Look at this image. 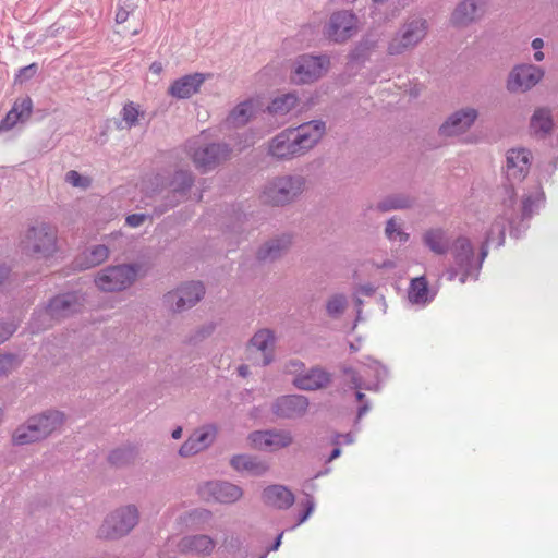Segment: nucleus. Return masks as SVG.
<instances>
[{"mask_svg": "<svg viewBox=\"0 0 558 558\" xmlns=\"http://www.w3.org/2000/svg\"><path fill=\"white\" fill-rule=\"evenodd\" d=\"M315 508V501L314 498L311 495L305 494L302 499H300L296 502V510H298V518L296 521L287 526V530H293L294 527L299 526L303 522L307 520V518L312 514L313 510Z\"/></svg>", "mask_w": 558, "mask_h": 558, "instance_id": "38", "label": "nucleus"}, {"mask_svg": "<svg viewBox=\"0 0 558 558\" xmlns=\"http://www.w3.org/2000/svg\"><path fill=\"white\" fill-rule=\"evenodd\" d=\"M83 301L77 292L58 294L49 300L43 314L56 320L66 318L82 310Z\"/></svg>", "mask_w": 558, "mask_h": 558, "instance_id": "14", "label": "nucleus"}, {"mask_svg": "<svg viewBox=\"0 0 558 558\" xmlns=\"http://www.w3.org/2000/svg\"><path fill=\"white\" fill-rule=\"evenodd\" d=\"M216 546V542L206 534L183 536L178 543V549L184 555L209 556Z\"/></svg>", "mask_w": 558, "mask_h": 558, "instance_id": "22", "label": "nucleus"}, {"mask_svg": "<svg viewBox=\"0 0 558 558\" xmlns=\"http://www.w3.org/2000/svg\"><path fill=\"white\" fill-rule=\"evenodd\" d=\"M207 489L213 498L222 504L234 502L242 496V489L229 482H209Z\"/></svg>", "mask_w": 558, "mask_h": 558, "instance_id": "26", "label": "nucleus"}, {"mask_svg": "<svg viewBox=\"0 0 558 558\" xmlns=\"http://www.w3.org/2000/svg\"><path fill=\"white\" fill-rule=\"evenodd\" d=\"M308 408V400L301 395H289L281 397V416L299 417L305 414Z\"/></svg>", "mask_w": 558, "mask_h": 558, "instance_id": "30", "label": "nucleus"}, {"mask_svg": "<svg viewBox=\"0 0 558 558\" xmlns=\"http://www.w3.org/2000/svg\"><path fill=\"white\" fill-rule=\"evenodd\" d=\"M299 99L294 94L281 95V114L289 112L298 106Z\"/></svg>", "mask_w": 558, "mask_h": 558, "instance_id": "52", "label": "nucleus"}, {"mask_svg": "<svg viewBox=\"0 0 558 558\" xmlns=\"http://www.w3.org/2000/svg\"><path fill=\"white\" fill-rule=\"evenodd\" d=\"M12 108H17V113H21L23 121H26L33 111V101L31 97L26 96L22 99H17Z\"/></svg>", "mask_w": 558, "mask_h": 558, "instance_id": "47", "label": "nucleus"}, {"mask_svg": "<svg viewBox=\"0 0 558 558\" xmlns=\"http://www.w3.org/2000/svg\"><path fill=\"white\" fill-rule=\"evenodd\" d=\"M477 118V111L473 108H464L453 112L439 126L441 136L451 137L466 132Z\"/></svg>", "mask_w": 558, "mask_h": 558, "instance_id": "17", "label": "nucleus"}, {"mask_svg": "<svg viewBox=\"0 0 558 558\" xmlns=\"http://www.w3.org/2000/svg\"><path fill=\"white\" fill-rule=\"evenodd\" d=\"M215 329V325L214 324H209L208 326L202 328L198 333L202 338H205L209 335H211V332L214 331Z\"/></svg>", "mask_w": 558, "mask_h": 558, "instance_id": "64", "label": "nucleus"}, {"mask_svg": "<svg viewBox=\"0 0 558 558\" xmlns=\"http://www.w3.org/2000/svg\"><path fill=\"white\" fill-rule=\"evenodd\" d=\"M492 242L493 232L484 239L476 255L475 247L468 236H457L450 244L449 253L452 262L446 270L447 279L449 281L458 279L461 284L477 281Z\"/></svg>", "mask_w": 558, "mask_h": 558, "instance_id": "1", "label": "nucleus"}, {"mask_svg": "<svg viewBox=\"0 0 558 558\" xmlns=\"http://www.w3.org/2000/svg\"><path fill=\"white\" fill-rule=\"evenodd\" d=\"M11 268L4 264H0V288L10 279Z\"/></svg>", "mask_w": 558, "mask_h": 558, "instance_id": "60", "label": "nucleus"}, {"mask_svg": "<svg viewBox=\"0 0 558 558\" xmlns=\"http://www.w3.org/2000/svg\"><path fill=\"white\" fill-rule=\"evenodd\" d=\"M530 128L535 134L547 135L553 129L551 111L547 108H538L531 117Z\"/></svg>", "mask_w": 558, "mask_h": 558, "instance_id": "34", "label": "nucleus"}, {"mask_svg": "<svg viewBox=\"0 0 558 558\" xmlns=\"http://www.w3.org/2000/svg\"><path fill=\"white\" fill-rule=\"evenodd\" d=\"M138 271L140 266L136 264L107 266L95 277V284L105 292L123 291L135 282Z\"/></svg>", "mask_w": 558, "mask_h": 558, "instance_id": "7", "label": "nucleus"}, {"mask_svg": "<svg viewBox=\"0 0 558 558\" xmlns=\"http://www.w3.org/2000/svg\"><path fill=\"white\" fill-rule=\"evenodd\" d=\"M65 423V414L62 411L49 409L33 415L20 425L12 435L15 446L34 444L48 438L59 430Z\"/></svg>", "mask_w": 558, "mask_h": 558, "instance_id": "2", "label": "nucleus"}, {"mask_svg": "<svg viewBox=\"0 0 558 558\" xmlns=\"http://www.w3.org/2000/svg\"><path fill=\"white\" fill-rule=\"evenodd\" d=\"M292 444V436L290 432L281 430V448Z\"/></svg>", "mask_w": 558, "mask_h": 558, "instance_id": "63", "label": "nucleus"}, {"mask_svg": "<svg viewBox=\"0 0 558 558\" xmlns=\"http://www.w3.org/2000/svg\"><path fill=\"white\" fill-rule=\"evenodd\" d=\"M365 366L366 372L374 373V381L364 383L362 376L352 367L344 368V374L348 376L352 388L376 391L379 388V383L387 377V369L384 365L375 360H371L369 364Z\"/></svg>", "mask_w": 558, "mask_h": 558, "instance_id": "20", "label": "nucleus"}, {"mask_svg": "<svg viewBox=\"0 0 558 558\" xmlns=\"http://www.w3.org/2000/svg\"><path fill=\"white\" fill-rule=\"evenodd\" d=\"M262 497L266 505L276 507L279 504V485H270L266 487Z\"/></svg>", "mask_w": 558, "mask_h": 558, "instance_id": "48", "label": "nucleus"}, {"mask_svg": "<svg viewBox=\"0 0 558 558\" xmlns=\"http://www.w3.org/2000/svg\"><path fill=\"white\" fill-rule=\"evenodd\" d=\"M137 506L130 504L109 512L97 530V537L106 541H117L129 535L140 522Z\"/></svg>", "mask_w": 558, "mask_h": 558, "instance_id": "4", "label": "nucleus"}, {"mask_svg": "<svg viewBox=\"0 0 558 558\" xmlns=\"http://www.w3.org/2000/svg\"><path fill=\"white\" fill-rule=\"evenodd\" d=\"M435 294L429 291L428 282L424 276L411 280L408 290V299L412 304L426 305L430 303Z\"/></svg>", "mask_w": 558, "mask_h": 558, "instance_id": "28", "label": "nucleus"}, {"mask_svg": "<svg viewBox=\"0 0 558 558\" xmlns=\"http://www.w3.org/2000/svg\"><path fill=\"white\" fill-rule=\"evenodd\" d=\"M251 446L257 450L272 451L279 445V434L274 430H255L248 435Z\"/></svg>", "mask_w": 558, "mask_h": 558, "instance_id": "33", "label": "nucleus"}, {"mask_svg": "<svg viewBox=\"0 0 558 558\" xmlns=\"http://www.w3.org/2000/svg\"><path fill=\"white\" fill-rule=\"evenodd\" d=\"M531 153L524 148L508 150L506 158V177L509 182L522 181L530 169Z\"/></svg>", "mask_w": 558, "mask_h": 558, "instance_id": "18", "label": "nucleus"}, {"mask_svg": "<svg viewBox=\"0 0 558 558\" xmlns=\"http://www.w3.org/2000/svg\"><path fill=\"white\" fill-rule=\"evenodd\" d=\"M305 180L301 175L281 178V205L293 202L304 190Z\"/></svg>", "mask_w": 558, "mask_h": 558, "instance_id": "31", "label": "nucleus"}, {"mask_svg": "<svg viewBox=\"0 0 558 558\" xmlns=\"http://www.w3.org/2000/svg\"><path fill=\"white\" fill-rule=\"evenodd\" d=\"M120 114L122 121L125 123L123 128L132 129L138 123V117L141 112L137 105H135L133 101H129L123 106Z\"/></svg>", "mask_w": 558, "mask_h": 558, "instance_id": "41", "label": "nucleus"}, {"mask_svg": "<svg viewBox=\"0 0 558 558\" xmlns=\"http://www.w3.org/2000/svg\"><path fill=\"white\" fill-rule=\"evenodd\" d=\"M330 380V373L320 367H313L305 374L296 375L293 385L301 390H318L326 387Z\"/></svg>", "mask_w": 558, "mask_h": 558, "instance_id": "25", "label": "nucleus"}, {"mask_svg": "<svg viewBox=\"0 0 558 558\" xmlns=\"http://www.w3.org/2000/svg\"><path fill=\"white\" fill-rule=\"evenodd\" d=\"M371 410V403L368 400H366L365 402H363L359 409H357V413H356V420H355V425L359 424V421L368 413V411Z\"/></svg>", "mask_w": 558, "mask_h": 558, "instance_id": "61", "label": "nucleus"}, {"mask_svg": "<svg viewBox=\"0 0 558 558\" xmlns=\"http://www.w3.org/2000/svg\"><path fill=\"white\" fill-rule=\"evenodd\" d=\"M17 122H24L21 118V113H17V108H11L5 117L0 121V132L9 131L17 124Z\"/></svg>", "mask_w": 558, "mask_h": 558, "instance_id": "46", "label": "nucleus"}, {"mask_svg": "<svg viewBox=\"0 0 558 558\" xmlns=\"http://www.w3.org/2000/svg\"><path fill=\"white\" fill-rule=\"evenodd\" d=\"M216 428L214 426H205L196 429L189 438L182 444L179 449V454L182 458L192 457L205 449H207L215 440Z\"/></svg>", "mask_w": 558, "mask_h": 558, "instance_id": "19", "label": "nucleus"}, {"mask_svg": "<svg viewBox=\"0 0 558 558\" xmlns=\"http://www.w3.org/2000/svg\"><path fill=\"white\" fill-rule=\"evenodd\" d=\"M137 453V446L128 442L112 449L108 454L107 461L111 466L121 469L134 463Z\"/></svg>", "mask_w": 558, "mask_h": 558, "instance_id": "27", "label": "nucleus"}, {"mask_svg": "<svg viewBox=\"0 0 558 558\" xmlns=\"http://www.w3.org/2000/svg\"><path fill=\"white\" fill-rule=\"evenodd\" d=\"M374 265L378 269H393L396 267V263L392 259H386L381 263H374Z\"/></svg>", "mask_w": 558, "mask_h": 558, "instance_id": "62", "label": "nucleus"}, {"mask_svg": "<svg viewBox=\"0 0 558 558\" xmlns=\"http://www.w3.org/2000/svg\"><path fill=\"white\" fill-rule=\"evenodd\" d=\"M486 3L487 0H463L452 13V23L457 26L471 24L484 14Z\"/></svg>", "mask_w": 558, "mask_h": 558, "instance_id": "23", "label": "nucleus"}, {"mask_svg": "<svg viewBox=\"0 0 558 558\" xmlns=\"http://www.w3.org/2000/svg\"><path fill=\"white\" fill-rule=\"evenodd\" d=\"M134 11V4L129 0H119L114 21L117 24L124 23Z\"/></svg>", "mask_w": 558, "mask_h": 558, "instance_id": "45", "label": "nucleus"}, {"mask_svg": "<svg viewBox=\"0 0 558 558\" xmlns=\"http://www.w3.org/2000/svg\"><path fill=\"white\" fill-rule=\"evenodd\" d=\"M330 64L328 54H301L294 62L293 80L301 84L318 81L328 72Z\"/></svg>", "mask_w": 558, "mask_h": 558, "instance_id": "8", "label": "nucleus"}, {"mask_svg": "<svg viewBox=\"0 0 558 558\" xmlns=\"http://www.w3.org/2000/svg\"><path fill=\"white\" fill-rule=\"evenodd\" d=\"M205 294V287L199 281H191L181 284L175 290L163 295V303L171 311L181 313L193 307Z\"/></svg>", "mask_w": 558, "mask_h": 558, "instance_id": "10", "label": "nucleus"}, {"mask_svg": "<svg viewBox=\"0 0 558 558\" xmlns=\"http://www.w3.org/2000/svg\"><path fill=\"white\" fill-rule=\"evenodd\" d=\"M274 331L267 328L256 331L246 344L247 359L262 366L270 364L274 361Z\"/></svg>", "mask_w": 558, "mask_h": 558, "instance_id": "13", "label": "nucleus"}, {"mask_svg": "<svg viewBox=\"0 0 558 558\" xmlns=\"http://www.w3.org/2000/svg\"><path fill=\"white\" fill-rule=\"evenodd\" d=\"M348 306V299L342 293L331 295L326 302V313L329 317L339 318Z\"/></svg>", "mask_w": 558, "mask_h": 558, "instance_id": "39", "label": "nucleus"}, {"mask_svg": "<svg viewBox=\"0 0 558 558\" xmlns=\"http://www.w3.org/2000/svg\"><path fill=\"white\" fill-rule=\"evenodd\" d=\"M326 126L322 120H313L295 130L281 132V159L304 155L323 137Z\"/></svg>", "mask_w": 558, "mask_h": 558, "instance_id": "3", "label": "nucleus"}, {"mask_svg": "<svg viewBox=\"0 0 558 558\" xmlns=\"http://www.w3.org/2000/svg\"><path fill=\"white\" fill-rule=\"evenodd\" d=\"M355 440V437L352 433H347V434H337L335 436V439H333V444L335 445H340L341 441L347 444V445H350V444H353Z\"/></svg>", "mask_w": 558, "mask_h": 558, "instance_id": "58", "label": "nucleus"}, {"mask_svg": "<svg viewBox=\"0 0 558 558\" xmlns=\"http://www.w3.org/2000/svg\"><path fill=\"white\" fill-rule=\"evenodd\" d=\"M269 155L272 157L279 158V135H275L269 144L268 148Z\"/></svg>", "mask_w": 558, "mask_h": 558, "instance_id": "59", "label": "nucleus"}, {"mask_svg": "<svg viewBox=\"0 0 558 558\" xmlns=\"http://www.w3.org/2000/svg\"><path fill=\"white\" fill-rule=\"evenodd\" d=\"M371 47L367 41H361L359 43L355 48L350 52V60L353 62H357L362 59H364Z\"/></svg>", "mask_w": 558, "mask_h": 558, "instance_id": "51", "label": "nucleus"}, {"mask_svg": "<svg viewBox=\"0 0 558 558\" xmlns=\"http://www.w3.org/2000/svg\"><path fill=\"white\" fill-rule=\"evenodd\" d=\"M109 256V250L104 244L94 245L83 254L80 266L84 269L93 268L104 263Z\"/></svg>", "mask_w": 558, "mask_h": 558, "instance_id": "35", "label": "nucleus"}, {"mask_svg": "<svg viewBox=\"0 0 558 558\" xmlns=\"http://www.w3.org/2000/svg\"><path fill=\"white\" fill-rule=\"evenodd\" d=\"M544 194L541 191H536L534 194H529L522 199V209H521V225L523 231L527 228L525 225V220H529L534 213L539 208L543 203Z\"/></svg>", "mask_w": 558, "mask_h": 558, "instance_id": "37", "label": "nucleus"}, {"mask_svg": "<svg viewBox=\"0 0 558 558\" xmlns=\"http://www.w3.org/2000/svg\"><path fill=\"white\" fill-rule=\"evenodd\" d=\"M544 70L534 64H520L513 68L507 82L508 90L527 92L544 77Z\"/></svg>", "mask_w": 558, "mask_h": 558, "instance_id": "15", "label": "nucleus"}, {"mask_svg": "<svg viewBox=\"0 0 558 558\" xmlns=\"http://www.w3.org/2000/svg\"><path fill=\"white\" fill-rule=\"evenodd\" d=\"M22 250L36 258H47L57 251V230L48 223L31 227L22 241Z\"/></svg>", "mask_w": 558, "mask_h": 558, "instance_id": "6", "label": "nucleus"}, {"mask_svg": "<svg viewBox=\"0 0 558 558\" xmlns=\"http://www.w3.org/2000/svg\"><path fill=\"white\" fill-rule=\"evenodd\" d=\"M38 72V64L32 63L29 65L23 66L19 70V72L15 75V82L23 83L36 75Z\"/></svg>", "mask_w": 558, "mask_h": 558, "instance_id": "50", "label": "nucleus"}, {"mask_svg": "<svg viewBox=\"0 0 558 558\" xmlns=\"http://www.w3.org/2000/svg\"><path fill=\"white\" fill-rule=\"evenodd\" d=\"M295 501V497L291 490L281 485V508H290Z\"/></svg>", "mask_w": 558, "mask_h": 558, "instance_id": "54", "label": "nucleus"}, {"mask_svg": "<svg viewBox=\"0 0 558 558\" xmlns=\"http://www.w3.org/2000/svg\"><path fill=\"white\" fill-rule=\"evenodd\" d=\"M507 197L502 202L504 215L496 218L485 238L493 232V243L496 241V247H500L505 243L506 222L513 223L515 192L511 185L505 187Z\"/></svg>", "mask_w": 558, "mask_h": 558, "instance_id": "16", "label": "nucleus"}, {"mask_svg": "<svg viewBox=\"0 0 558 558\" xmlns=\"http://www.w3.org/2000/svg\"><path fill=\"white\" fill-rule=\"evenodd\" d=\"M413 205V199L405 194H392L380 201L376 208L386 213L390 210L407 209Z\"/></svg>", "mask_w": 558, "mask_h": 558, "instance_id": "36", "label": "nucleus"}, {"mask_svg": "<svg viewBox=\"0 0 558 558\" xmlns=\"http://www.w3.org/2000/svg\"><path fill=\"white\" fill-rule=\"evenodd\" d=\"M21 365V360L14 353L0 354V376L8 375Z\"/></svg>", "mask_w": 558, "mask_h": 558, "instance_id": "43", "label": "nucleus"}, {"mask_svg": "<svg viewBox=\"0 0 558 558\" xmlns=\"http://www.w3.org/2000/svg\"><path fill=\"white\" fill-rule=\"evenodd\" d=\"M194 175L189 170H175L170 177L167 185L170 189L169 194L165 197L162 204L154 208L155 216H161L169 209L180 204L182 198L187 194L194 184Z\"/></svg>", "mask_w": 558, "mask_h": 558, "instance_id": "9", "label": "nucleus"}, {"mask_svg": "<svg viewBox=\"0 0 558 558\" xmlns=\"http://www.w3.org/2000/svg\"><path fill=\"white\" fill-rule=\"evenodd\" d=\"M15 329L16 327L12 323H0V344L8 340Z\"/></svg>", "mask_w": 558, "mask_h": 558, "instance_id": "53", "label": "nucleus"}, {"mask_svg": "<svg viewBox=\"0 0 558 558\" xmlns=\"http://www.w3.org/2000/svg\"><path fill=\"white\" fill-rule=\"evenodd\" d=\"M65 182L75 187H87L89 185V180L83 175H81L75 170H70L65 174Z\"/></svg>", "mask_w": 558, "mask_h": 558, "instance_id": "49", "label": "nucleus"}, {"mask_svg": "<svg viewBox=\"0 0 558 558\" xmlns=\"http://www.w3.org/2000/svg\"><path fill=\"white\" fill-rule=\"evenodd\" d=\"M260 198L265 204L279 205V182L277 178L264 187Z\"/></svg>", "mask_w": 558, "mask_h": 558, "instance_id": "42", "label": "nucleus"}, {"mask_svg": "<svg viewBox=\"0 0 558 558\" xmlns=\"http://www.w3.org/2000/svg\"><path fill=\"white\" fill-rule=\"evenodd\" d=\"M147 218L148 215L146 214H131L126 217L125 221L128 226L136 228L142 226Z\"/></svg>", "mask_w": 558, "mask_h": 558, "instance_id": "55", "label": "nucleus"}, {"mask_svg": "<svg viewBox=\"0 0 558 558\" xmlns=\"http://www.w3.org/2000/svg\"><path fill=\"white\" fill-rule=\"evenodd\" d=\"M428 24L423 17L407 20L391 37L387 46L389 56H399L413 50L427 35Z\"/></svg>", "mask_w": 558, "mask_h": 558, "instance_id": "5", "label": "nucleus"}, {"mask_svg": "<svg viewBox=\"0 0 558 558\" xmlns=\"http://www.w3.org/2000/svg\"><path fill=\"white\" fill-rule=\"evenodd\" d=\"M223 546L229 551H236L241 547V541L238 536L226 537Z\"/></svg>", "mask_w": 558, "mask_h": 558, "instance_id": "57", "label": "nucleus"}, {"mask_svg": "<svg viewBox=\"0 0 558 558\" xmlns=\"http://www.w3.org/2000/svg\"><path fill=\"white\" fill-rule=\"evenodd\" d=\"M254 116L253 100H245L236 105L228 114L227 123L231 126L239 128L245 125Z\"/></svg>", "mask_w": 558, "mask_h": 558, "instance_id": "32", "label": "nucleus"}, {"mask_svg": "<svg viewBox=\"0 0 558 558\" xmlns=\"http://www.w3.org/2000/svg\"><path fill=\"white\" fill-rule=\"evenodd\" d=\"M356 32V16L349 10L333 12L324 27L325 37L335 44H343Z\"/></svg>", "mask_w": 558, "mask_h": 558, "instance_id": "12", "label": "nucleus"}, {"mask_svg": "<svg viewBox=\"0 0 558 558\" xmlns=\"http://www.w3.org/2000/svg\"><path fill=\"white\" fill-rule=\"evenodd\" d=\"M231 153L232 148L226 143H209L195 148L191 153V158L195 167L202 173H206L228 160Z\"/></svg>", "mask_w": 558, "mask_h": 558, "instance_id": "11", "label": "nucleus"}, {"mask_svg": "<svg viewBox=\"0 0 558 558\" xmlns=\"http://www.w3.org/2000/svg\"><path fill=\"white\" fill-rule=\"evenodd\" d=\"M304 364L299 360H290L284 365V372L290 374H298L299 372L303 371Z\"/></svg>", "mask_w": 558, "mask_h": 558, "instance_id": "56", "label": "nucleus"}, {"mask_svg": "<svg viewBox=\"0 0 558 558\" xmlns=\"http://www.w3.org/2000/svg\"><path fill=\"white\" fill-rule=\"evenodd\" d=\"M205 80L206 75L198 72L183 75L173 81L168 93L177 99H187L198 93Z\"/></svg>", "mask_w": 558, "mask_h": 558, "instance_id": "21", "label": "nucleus"}, {"mask_svg": "<svg viewBox=\"0 0 558 558\" xmlns=\"http://www.w3.org/2000/svg\"><path fill=\"white\" fill-rule=\"evenodd\" d=\"M385 235L391 242H400L405 243L409 240V234L401 228V226L397 222L396 218H390L386 222L385 227Z\"/></svg>", "mask_w": 558, "mask_h": 558, "instance_id": "40", "label": "nucleus"}, {"mask_svg": "<svg viewBox=\"0 0 558 558\" xmlns=\"http://www.w3.org/2000/svg\"><path fill=\"white\" fill-rule=\"evenodd\" d=\"M278 252H279V240L274 239L257 251L256 257L258 260L264 262L269 258H276V255Z\"/></svg>", "mask_w": 558, "mask_h": 558, "instance_id": "44", "label": "nucleus"}, {"mask_svg": "<svg viewBox=\"0 0 558 558\" xmlns=\"http://www.w3.org/2000/svg\"><path fill=\"white\" fill-rule=\"evenodd\" d=\"M424 244L435 254L445 255L450 250L447 232L441 228L429 229L423 235Z\"/></svg>", "mask_w": 558, "mask_h": 558, "instance_id": "29", "label": "nucleus"}, {"mask_svg": "<svg viewBox=\"0 0 558 558\" xmlns=\"http://www.w3.org/2000/svg\"><path fill=\"white\" fill-rule=\"evenodd\" d=\"M230 465L239 473L250 476H263L269 470V463L253 454H234L230 459Z\"/></svg>", "mask_w": 558, "mask_h": 558, "instance_id": "24", "label": "nucleus"}]
</instances>
